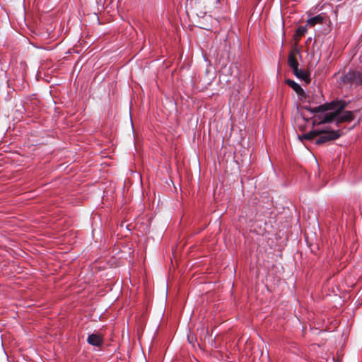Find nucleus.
Returning a JSON list of instances; mask_svg holds the SVG:
<instances>
[{
	"label": "nucleus",
	"mask_w": 362,
	"mask_h": 362,
	"mask_svg": "<svg viewBox=\"0 0 362 362\" xmlns=\"http://www.w3.org/2000/svg\"><path fill=\"white\" fill-rule=\"evenodd\" d=\"M3 158H7V159H9V158H10V157H8V156H5V157H4Z\"/></svg>",
	"instance_id": "nucleus-11"
},
{
	"label": "nucleus",
	"mask_w": 362,
	"mask_h": 362,
	"mask_svg": "<svg viewBox=\"0 0 362 362\" xmlns=\"http://www.w3.org/2000/svg\"><path fill=\"white\" fill-rule=\"evenodd\" d=\"M307 32V28L305 26H300L298 27L296 30V33L294 35L295 40L298 41L301 37H303L305 33Z\"/></svg>",
	"instance_id": "nucleus-10"
},
{
	"label": "nucleus",
	"mask_w": 362,
	"mask_h": 362,
	"mask_svg": "<svg viewBox=\"0 0 362 362\" xmlns=\"http://www.w3.org/2000/svg\"><path fill=\"white\" fill-rule=\"evenodd\" d=\"M315 161H316V165H317V166H319V163H318L317 160H315Z\"/></svg>",
	"instance_id": "nucleus-12"
},
{
	"label": "nucleus",
	"mask_w": 362,
	"mask_h": 362,
	"mask_svg": "<svg viewBox=\"0 0 362 362\" xmlns=\"http://www.w3.org/2000/svg\"><path fill=\"white\" fill-rule=\"evenodd\" d=\"M285 83L289 86L299 96H302L305 94V91L301 86L291 79H286Z\"/></svg>",
	"instance_id": "nucleus-7"
},
{
	"label": "nucleus",
	"mask_w": 362,
	"mask_h": 362,
	"mask_svg": "<svg viewBox=\"0 0 362 362\" xmlns=\"http://www.w3.org/2000/svg\"><path fill=\"white\" fill-rule=\"evenodd\" d=\"M234 161L235 162V163H236L237 165H238V160H234Z\"/></svg>",
	"instance_id": "nucleus-13"
},
{
	"label": "nucleus",
	"mask_w": 362,
	"mask_h": 362,
	"mask_svg": "<svg viewBox=\"0 0 362 362\" xmlns=\"http://www.w3.org/2000/svg\"><path fill=\"white\" fill-rule=\"evenodd\" d=\"M348 103L344 100H334L326 103L317 107L305 106V109L311 113L313 125H319L325 123H330L336 121V124L349 122L354 120V115L351 111H342L346 108Z\"/></svg>",
	"instance_id": "nucleus-1"
},
{
	"label": "nucleus",
	"mask_w": 362,
	"mask_h": 362,
	"mask_svg": "<svg viewBox=\"0 0 362 362\" xmlns=\"http://www.w3.org/2000/svg\"><path fill=\"white\" fill-rule=\"evenodd\" d=\"M296 55L300 56V49L296 45L290 51L288 57V66L292 69L296 68V66H298V62L296 59Z\"/></svg>",
	"instance_id": "nucleus-4"
},
{
	"label": "nucleus",
	"mask_w": 362,
	"mask_h": 362,
	"mask_svg": "<svg viewBox=\"0 0 362 362\" xmlns=\"http://www.w3.org/2000/svg\"><path fill=\"white\" fill-rule=\"evenodd\" d=\"M323 21L324 17H322L321 15H317L316 16L309 18L307 21V25L313 27L317 24H322Z\"/></svg>",
	"instance_id": "nucleus-8"
},
{
	"label": "nucleus",
	"mask_w": 362,
	"mask_h": 362,
	"mask_svg": "<svg viewBox=\"0 0 362 362\" xmlns=\"http://www.w3.org/2000/svg\"><path fill=\"white\" fill-rule=\"evenodd\" d=\"M320 133V130L315 129V130L310 131V132L306 133L305 134H304L303 137L305 139L313 141V142L315 143V141L316 138L318 136V134Z\"/></svg>",
	"instance_id": "nucleus-9"
},
{
	"label": "nucleus",
	"mask_w": 362,
	"mask_h": 362,
	"mask_svg": "<svg viewBox=\"0 0 362 362\" xmlns=\"http://www.w3.org/2000/svg\"><path fill=\"white\" fill-rule=\"evenodd\" d=\"M87 342L92 346L99 347L103 343V338L100 334L93 333L88 337Z\"/></svg>",
	"instance_id": "nucleus-6"
},
{
	"label": "nucleus",
	"mask_w": 362,
	"mask_h": 362,
	"mask_svg": "<svg viewBox=\"0 0 362 362\" xmlns=\"http://www.w3.org/2000/svg\"><path fill=\"white\" fill-rule=\"evenodd\" d=\"M293 74L298 78L303 80L307 84L310 83V73L308 71L298 69V66L293 69Z\"/></svg>",
	"instance_id": "nucleus-5"
},
{
	"label": "nucleus",
	"mask_w": 362,
	"mask_h": 362,
	"mask_svg": "<svg viewBox=\"0 0 362 362\" xmlns=\"http://www.w3.org/2000/svg\"><path fill=\"white\" fill-rule=\"evenodd\" d=\"M344 83H351L356 86L362 85V72L358 71H349L341 77Z\"/></svg>",
	"instance_id": "nucleus-3"
},
{
	"label": "nucleus",
	"mask_w": 362,
	"mask_h": 362,
	"mask_svg": "<svg viewBox=\"0 0 362 362\" xmlns=\"http://www.w3.org/2000/svg\"><path fill=\"white\" fill-rule=\"evenodd\" d=\"M339 131H326L320 130V133L315 141L317 145L324 144L325 143L334 141L340 136Z\"/></svg>",
	"instance_id": "nucleus-2"
}]
</instances>
